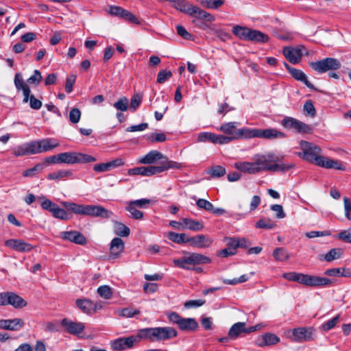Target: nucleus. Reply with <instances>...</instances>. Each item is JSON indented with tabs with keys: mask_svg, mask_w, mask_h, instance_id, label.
<instances>
[{
	"mask_svg": "<svg viewBox=\"0 0 351 351\" xmlns=\"http://www.w3.org/2000/svg\"><path fill=\"white\" fill-rule=\"evenodd\" d=\"M277 161L278 157L274 154H257L254 156V162H237L234 167L238 170L250 174H256L264 171L285 172L293 167L291 164L276 163Z\"/></svg>",
	"mask_w": 351,
	"mask_h": 351,
	"instance_id": "nucleus-1",
	"label": "nucleus"
},
{
	"mask_svg": "<svg viewBox=\"0 0 351 351\" xmlns=\"http://www.w3.org/2000/svg\"><path fill=\"white\" fill-rule=\"evenodd\" d=\"M177 336V330L169 326L143 328L134 335L136 343L142 339H148L154 342L169 340Z\"/></svg>",
	"mask_w": 351,
	"mask_h": 351,
	"instance_id": "nucleus-2",
	"label": "nucleus"
},
{
	"mask_svg": "<svg viewBox=\"0 0 351 351\" xmlns=\"http://www.w3.org/2000/svg\"><path fill=\"white\" fill-rule=\"evenodd\" d=\"M61 204L68 210L80 215L108 219L113 215L112 211L99 205H84L69 202H62Z\"/></svg>",
	"mask_w": 351,
	"mask_h": 351,
	"instance_id": "nucleus-3",
	"label": "nucleus"
},
{
	"mask_svg": "<svg viewBox=\"0 0 351 351\" xmlns=\"http://www.w3.org/2000/svg\"><path fill=\"white\" fill-rule=\"evenodd\" d=\"M172 3L175 9L190 16L204 19L208 22H212L215 19L213 15L189 3L186 0H174Z\"/></svg>",
	"mask_w": 351,
	"mask_h": 351,
	"instance_id": "nucleus-4",
	"label": "nucleus"
},
{
	"mask_svg": "<svg viewBox=\"0 0 351 351\" xmlns=\"http://www.w3.org/2000/svg\"><path fill=\"white\" fill-rule=\"evenodd\" d=\"M158 166L139 167L128 169L129 176L141 175L143 176H151L161 173L169 169H179L180 164L171 160L160 161Z\"/></svg>",
	"mask_w": 351,
	"mask_h": 351,
	"instance_id": "nucleus-5",
	"label": "nucleus"
},
{
	"mask_svg": "<svg viewBox=\"0 0 351 351\" xmlns=\"http://www.w3.org/2000/svg\"><path fill=\"white\" fill-rule=\"evenodd\" d=\"M301 152L298 153V156L311 163L320 167L324 156H320L321 148L308 141L302 140L300 141Z\"/></svg>",
	"mask_w": 351,
	"mask_h": 351,
	"instance_id": "nucleus-6",
	"label": "nucleus"
},
{
	"mask_svg": "<svg viewBox=\"0 0 351 351\" xmlns=\"http://www.w3.org/2000/svg\"><path fill=\"white\" fill-rule=\"evenodd\" d=\"M14 85L18 90H22L23 95V103H29V106L33 110H39L43 105L42 101L35 97L34 95L31 94L29 86L24 82L21 74L19 73H16L14 76Z\"/></svg>",
	"mask_w": 351,
	"mask_h": 351,
	"instance_id": "nucleus-7",
	"label": "nucleus"
},
{
	"mask_svg": "<svg viewBox=\"0 0 351 351\" xmlns=\"http://www.w3.org/2000/svg\"><path fill=\"white\" fill-rule=\"evenodd\" d=\"M167 317L169 322L177 325L182 331L193 332L197 330L199 327V324L195 318H184L176 312H167Z\"/></svg>",
	"mask_w": 351,
	"mask_h": 351,
	"instance_id": "nucleus-8",
	"label": "nucleus"
},
{
	"mask_svg": "<svg viewBox=\"0 0 351 351\" xmlns=\"http://www.w3.org/2000/svg\"><path fill=\"white\" fill-rule=\"evenodd\" d=\"M245 138H260L265 139L285 138L287 135L275 128L257 129L245 128Z\"/></svg>",
	"mask_w": 351,
	"mask_h": 351,
	"instance_id": "nucleus-9",
	"label": "nucleus"
},
{
	"mask_svg": "<svg viewBox=\"0 0 351 351\" xmlns=\"http://www.w3.org/2000/svg\"><path fill=\"white\" fill-rule=\"evenodd\" d=\"M210 262L211 259L210 258L198 253H190L188 256L173 260L176 266L186 270L192 269L189 265L207 264Z\"/></svg>",
	"mask_w": 351,
	"mask_h": 351,
	"instance_id": "nucleus-10",
	"label": "nucleus"
},
{
	"mask_svg": "<svg viewBox=\"0 0 351 351\" xmlns=\"http://www.w3.org/2000/svg\"><path fill=\"white\" fill-rule=\"evenodd\" d=\"M61 164L74 165L95 162L97 159L88 154L80 152H69L60 153Z\"/></svg>",
	"mask_w": 351,
	"mask_h": 351,
	"instance_id": "nucleus-11",
	"label": "nucleus"
},
{
	"mask_svg": "<svg viewBox=\"0 0 351 351\" xmlns=\"http://www.w3.org/2000/svg\"><path fill=\"white\" fill-rule=\"evenodd\" d=\"M282 125L287 130H294L300 134H312L313 128L298 119L291 117H285L281 121Z\"/></svg>",
	"mask_w": 351,
	"mask_h": 351,
	"instance_id": "nucleus-12",
	"label": "nucleus"
},
{
	"mask_svg": "<svg viewBox=\"0 0 351 351\" xmlns=\"http://www.w3.org/2000/svg\"><path fill=\"white\" fill-rule=\"evenodd\" d=\"M310 66L315 71L322 73L328 71H334L340 69V62L333 58H326L323 60L309 63Z\"/></svg>",
	"mask_w": 351,
	"mask_h": 351,
	"instance_id": "nucleus-13",
	"label": "nucleus"
},
{
	"mask_svg": "<svg viewBox=\"0 0 351 351\" xmlns=\"http://www.w3.org/2000/svg\"><path fill=\"white\" fill-rule=\"evenodd\" d=\"M333 282V280L328 278L304 274L302 284L311 287H326Z\"/></svg>",
	"mask_w": 351,
	"mask_h": 351,
	"instance_id": "nucleus-14",
	"label": "nucleus"
},
{
	"mask_svg": "<svg viewBox=\"0 0 351 351\" xmlns=\"http://www.w3.org/2000/svg\"><path fill=\"white\" fill-rule=\"evenodd\" d=\"M315 334V330L313 328L299 327L293 329L292 340L298 343L313 341Z\"/></svg>",
	"mask_w": 351,
	"mask_h": 351,
	"instance_id": "nucleus-15",
	"label": "nucleus"
},
{
	"mask_svg": "<svg viewBox=\"0 0 351 351\" xmlns=\"http://www.w3.org/2000/svg\"><path fill=\"white\" fill-rule=\"evenodd\" d=\"M108 13L114 16L125 20V21L136 25H141V21L132 12L117 5H110Z\"/></svg>",
	"mask_w": 351,
	"mask_h": 351,
	"instance_id": "nucleus-16",
	"label": "nucleus"
},
{
	"mask_svg": "<svg viewBox=\"0 0 351 351\" xmlns=\"http://www.w3.org/2000/svg\"><path fill=\"white\" fill-rule=\"evenodd\" d=\"M304 50L305 48L302 45L296 47H285L282 50V53L290 63L296 64L301 61Z\"/></svg>",
	"mask_w": 351,
	"mask_h": 351,
	"instance_id": "nucleus-17",
	"label": "nucleus"
},
{
	"mask_svg": "<svg viewBox=\"0 0 351 351\" xmlns=\"http://www.w3.org/2000/svg\"><path fill=\"white\" fill-rule=\"evenodd\" d=\"M136 343L134 335L128 337H120L110 342L111 348L116 351H123L132 348Z\"/></svg>",
	"mask_w": 351,
	"mask_h": 351,
	"instance_id": "nucleus-18",
	"label": "nucleus"
},
{
	"mask_svg": "<svg viewBox=\"0 0 351 351\" xmlns=\"http://www.w3.org/2000/svg\"><path fill=\"white\" fill-rule=\"evenodd\" d=\"M61 325L65 328V331L71 335H78L84 330V324L82 322H76L67 318L61 321Z\"/></svg>",
	"mask_w": 351,
	"mask_h": 351,
	"instance_id": "nucleus-19",
	"label": "nucleus"
},
{
	"mask_svg": "<svg viewBox=\"0 0 351 351\" xmlns=\"http://www.w3.org/2000/svg\"><path fill=\"white\" fill-rule=\"evenodd\" d=\"M188 241L192 247L197 248H207L210 247L213 242L212 239L204 234L189 237Z\"/></svg>",
	"mask_w": 351,
	"mask_h": 351,
	"instance_id": "nucleus-20",
	"label": "nucleus"
},
{
	"mask_svg": "<svg viewBox=\"0 0 351 351\" xmlns=\"http://www.w3.org/2000/svg\"><path fill=\"white\" fill-rule=\"evenodd\" d=\"M5 245L20 252H29L33 246L21 239H8L5 241Z\"/></svg>",
	"mask_w": 351,
	"mask_h": 351,
	"instance_id": "nucleus-21",
	"label": "nucleus"
},
{
	"mask_svg": "<svg viewBox=\"0 0 351 351\" xmlns=\"http://www.w3.org/2000/svg\"><path fill=\"white\" fill-rule=\"evenodd\" d=\"M61 237L79 245H85L87 242L86 237L80 232L75 230L61 232Z\"/></svg>",
	"mask_w": 351,
	"mask_h": 351,
	"instance_id": "nucleus-22",
	"label": "nucleus"
},
{
	"mask_svg": "<svg viewBox=\"0 0 351 351\" xmlns=\"http://www.w3.org/2000/svg\"><path fill=\"white\" fill-rule=\"evenodd\" d=\"M25 322L22 319L15 318L13 319H0V328L16 331L22 328Z\"/></svg>",
	"mask_w": 351,
	"mask_h": 351,
	"instance_id": "nucleus-23",
	"label": "nucleus"
},
{
	"mask_svg": "<svg viewBox=\"0 0 351 351\" xmlns=\"http://www.w3.org/2000/svg\"><path fill=\"white\" fill-rule=\"evenodd\" d=\"M37 141V154L50 151L59 146V143L54 138H43Z\"/></svg>",
	"mask_w": 351,
	"mask_h": 351,
	"instance_id": "nucleus-24",
	"label": "nucleus"
},
{
	"mask_svg": "<svg viewBox=\"0 0 351 351\" xmlns=\"http://www.w3.org/2000/svg\"><path fill=\"white\" fill-rule=\"evenodd\" d=\"M125 245L123 240L119 237L114 238L110 243V256L112 258L119 257L120 254L123 252Z\"/></svg>",
	"mask_w": 351,
	"mask_h": 351,
	"instance_id": "nucleus-25",
	"label": "nucleus"
},
{
	"mask_svg": "<svg viewBox=\"0 0 351 351\" xmlns=\"http://www.w3.org/2000/svg\"><path fill=\"white\" fill-rule=\"evenodd\" d=\"M157 160H169L167 157L164 156L161 152L152 150L147 154L144 157L139 160L141 164H152Z\"/></svg>",
	"mask_w": 351,
	"mask_h": 351,
	"instance_id": "nucleus-26",
	"label": "nucleus"
},
{
	"mask_svg": "<svg viewBox=\"0 0 351 351\" xmlns=\"http://www.w3.org/2000/svg\"><path fill=\"white\" fill-rule=\"evenodd\" d=\"M237 124L238 123L237 122L225 123L221 125L218 130L223 132V134H227L226 136H228L229 138H231L232 142V141H234V136H236L237 134Z\"/></svg>",
	"mask_w": 351,
	"mask_h": 351,
	"instance_id": "nucleus-27",
	"label": "nucleus"
},
{
	"mask_svg": "<svg viewBox=\"0 0 351 351\" xmlns=\"http://www.w3.org/2000/svg\"><path fill=\"white\" fill-rule=\"evenodd\" d=\"M76 305L83 313L86 314H90L92 312L95 313L96 311L95 304L90 300L77 299L76 300Z\"/></svg>",
	"mask_w": 351,
	"mask_h": 351,
	"instance_id": "nucleus-28",
	"label": "nucleus"
},
{
	"mask_svg": "<svg viewBox=\"0 0 351 351\" xmlns=\"http://www.w3.org/2000/svg\"><path fill=\"white\" fill-rule=\"evenodd\" d=\"M290 74L295 80L303 82L310 89L316 90L313 84L308 80L306 74L302 71L293 68Z\"/></svg>",
	"mask_w": 351,
	"mask_h": 351,
	"instance_id": "nucleus-29",
	"label": "nucleus"
},
{
	"mask_svg": "<svg viewBox=\"0 0 351 351\" xmlns=\"http://www.w3.org/2000/svg\"><path fill=\"white\" fill-rule=\"evenodd\" d=\"M320 167L326 169H335L341 171L346 170V166L342 163V162L329 159L326 157H324V159H323V162H322Z\"/></svg>",
	"mask_w": 351,
	"mask_h": 351,
	"instance_id": "nucleus-30",
	"label": "nucleus"
},
{
	"mask_svg": "<svg viewBox=\"0 0 351 351\" xmlns=\"http://www.w3.org/2000/svg\"><path fill=\"white\" fill-rule=\"evenodd\" d=\"M8 304L16 308H21L27 305V302L19 295L14 292H8Z\"/></svg>",
	"mask_w": 351,
	"mask_h": 351,
	"instance_id": "nucleus-31",
	"label": "nucleus"
},
{
	"mask_svg": "<svg viewBox=\"0 0 351 351\" xmlns=\"http://www.w3.org/2000/svg\"><path fill=\"white\" fill-rule=\"evenodd\" d=\"M245 322H237L233 324L228 331V335L231 339H237L242 332L245 333Z\"/></svg>",
	"mask_w": 351,
	"mask_h": 351,
	"instance_id": "nucleus-32",
	"label": "nucleus"
},
{
	"mask_svg": "<svg viewBox=\"0 0 351 351\" xmlns=\"http://www.w3.org/2000/svg\"><path fill=\"white\" fill-rule=\"evenodd\" d=\"M248 40L261 43H265L269 40L268 35L256 29H250Z\"/></svg>",
	"mask_w": 351,
	"mask_h": 351,
	"instance_id": "nucleus-33",
	"label": "nucleus"
},
{
	"mask_svg": "<svg viewBox=\"0 0 351 351\" xmlns=\"http://www.w3.org/2000/svg\"><path fill=\"white\" fill-rule=\"evenodd\" d=\"M237 249L236 239L230 238L227 243V247L222 250L219 254L222 257H228V256L234 255L237 252Z\"/></svg>",
	"mask_w": 351,
	"mask_h": 351,
	"instance_id": "nucleus-34",
	"label": "nucleus"
},
{
	"mask_svg": "<svg viewBox=\"0 0 351 351\" xmlns=\"http://www.w3.org/2000/svg\"><path fill=\"white\" fill-rule=\"evenodd\" d=\"M64 178H73V172L71 170H59L47 176V178L50 180H61Z\"/></svg>",
	"mask_w": 351,
	"mask_h": 351,
	"instance_id": "nucleus-35",
	"label": "nucleus"
},
{
	"mask_svg": "<svg viewBox=\"0 0 351 351\" xmlns=\"http://www.w3.org/2000/svg\"><path fill=\"white\" fill-rule=\"evenodd\" d=\"M250 29L247 27L235 25L232 28V33L241 40H248Z\"/></svg>",
	"mask_w": 351,
	"mask_h": 351,
	"instance_id": "nucleus-36",
	"label": "nucleus"
},
{
	"mask_svg": "<svg viewBox=\"0 0 351 351\" xmlns=\"http://www.w3.org/2000/svg\"><path fill=\"white\" fill-rule=\"evenodd\" d=\"M182 223V229L188 228L191 230L199 231L204 228V226L199 221L191 219L183 218Z\"/></svg>",
	"mask_w": 351,
	"mask_h": 351,
	"instance_id": "nucleus-37",
	"label": "nucleus"
},
{
	"mask_svg": "<svg viewBox=\"0 0 351 351\" xmlns=\"http://www.w3.org/2000/svg\"><path fill=\"white\" fill-rule=\"evenodd\" d=\"M189 237H188L184 233H176L174 232H171L168 234V239L178 244L189 243Z\"/></svg>",
	"mask_w": 351,
	"mask_h": 351,
	"instance_id": "nucleus-38",
	"label": "nucleus"
},
{
	"mask_svg": "<svg viewBox=\"0 0 351 351\" xmlns=\"http://www.w3.org/2000/svg\"><path fill=\"white\" fill-rule=\"evenodd\" d=\"M343 250L341 248H332L328 253L322 256L327 262H331L334 260L339 259L341 257Z\"/></svg>",
	"mask_w": 351,
	"mask_h": 351,
	"instance_id": "nucleus-39",
	"label": "nucleus"
},
{
	"mask_svg": "<svg viewBox=\"0 0 351 351\" xmlns=\"http://www.w3.org/2000/svg\"><path fill=\"white\" fill-rule=\"evenodd\" d=\"M201 5L208 9L217 10L223 5L224 0H198Z\"/></svg>",
	"mask_w": 351,
	"mask_h": 351,
	"instance_id": "nucleus-40",
	"label": "nucleus"
},
{
	"mask_svg": "<svg viewBox=\"0 0 351 351\" xmlns=\"http://www.w3.org/2000/svg\"><path fill=\"white\" fill-rule=\"evenodd\" d=\"M45 168V163H38L33 168L28 169L23 171L24 177H34L37 173H40Z\"/></svg>",
	"mask_w": 351,
	"mask_h": 351,
	"instance_id": "nucleus-41",
	"label": "nucleus"
},
{
	"mask_svg": "<svg viewBox=\"0 0 351 351\" xmlns=\"http://www.w3.org/2000/svg\"><path fill=\"white\" fill-rule=\"evenodd\" d=\"M274 258L278 261H287L289 258V254L283 247H277L274 250L273 252Z\"/></svg>",
	"mask_w": 351,
	"mask_h": 351,
	"instance_id": "nucleus-42",
	"label": "nucleus"
},
{
	"mask_svg": "<svg viewBox=\"0 0 351 351\" xmlns=\"http://www.w3.org/2000/svg\"><path fill=\"white\" fill-rule=\"evenodd\" d=\"M276 226L275 222L270 219H261L255 225L256 228L271 230Z\"/></svg>",
	"mask_w": 351,
	"mask_h": 351,
	"instance_id": "nucleus-43",
	"label": "nucleus"
},
{
	"mask_svg": "<svg viewBox=\"0 0 351 351\" xmlns=\"http://www.w3.org/2000/svg\"><path fill=\"white\" fill-rule=\"evenodd\" d=\"M114 232L119 237H128L130 233V230L123 223L121 222H116Z\"/></svg>",
	"mask_w": 351,
	"mask_h": 351,
	"instance_id": "nucleus-44",
	"label": "nucleus"
},
{
	"mask_svg": "<svg viewBox=\"0 0 351 351\" xmlns=\"http://www.w3.org/2000/svg\"><path fill=\"white\" fill-rule=\"evenodd\" d=\"M113 106L121 112L127 111L129 108V100L126 97H121L113 104Z\"/></svg>",
	"mask_w": 351,
	"mask_h": 351,
	"instance_id": "nucleus-45",
	"label": "nucleus"
},
{
	"mask_svg": "<svg viewBox=\"0 0 351 351\" xmlns=\"http://www.w3.org/2000/svg\"><path fill=\"white\" fill-rule=\"evenodd\" d=\"M303 275L304 274L302 273L288 272L283 274L282 277L289 281L297 282L302 284Z\"/></svg>",
	"mask_w": 351,
	"mask_h": 351,
	"instance_id": "nucleus-46",
	"label": "nucleus"
},
{
	"mask_svg": "<svg viewBox=\"0 0 351 351\" xmlns=\"http://www.w3.org/2000/svg\"><path fill=\"white\" fill-rule=\"evenodd\" d=\"M213 178H220L226 174V169L220 165L212 167L208 171Z\"/></svg>",
	"mask_w": 351,
	"mask_h": 351,
	"instance_id": "nucleus-47",
	"label": "nucleus"
},
{
	"mask_svg": "<svg viewBox=\"0 0 351 351\" xmlns=\"http://www.w3.org/2000/svg\"><path fill=\"white\" fill-rule=\"evenodd\" d=\"M303 112L305 115L314 117L316 114V109L311 100H307L303 107Z\"/></svg>",
	"mask_w": 351,
	"mask_h": 351,
	"instance_id": "nucleus-48",
	"label": "nucleus"
},
{
	"mask_svg": "<svg viewBox=\"0 0 351 351\" xmlns=\"http://www.w3.org/2000/svg\"><path fill=\"white\" fill-rule=\"evenodd\" d=\"M51 213L55 218L62 220L68 219V215L66 210L58 207L57 204H56L54 208L52 209Z\"/></svg>",
	"mask_w": 351,
	"mask_h": 351,
	"instance_id": "nucleus-49",
	"label": "nucleus"
},
{
	"mask_svg": "<svg viewBox=\"0 0 351 351\" xmlns=\"http://www.w3.org/2000/svg\"><path fill=\"white\" fill-rule=\"evenodd\" d=\"M126 210L130 213V217L134 219H141L143 217V212L138 210L136 207L130 203L128 204Z\"/></svg>",
	"mask_w": 351,
	"mask_h": 351,
	"instance_id": "nucleus-50",
	"label": "nucleus"
},
{
	"mask_svg": "<svg viewBox=\"0 0 351 351\" xmlns=\"http://www.w3.org/2000/svg\"><path fill=\"white\" fill-rule=\"evenodd\" d=\"M38 198L39 199L42 200L40 203V206L42 209L51 213V210L56 206V204L52 202L49 199L47 198L45 196H41L39 197Z\"/></svg>",
	"mask_w": 351,
	"mask_h": 351,
	"instance_id": "nucleus-51",
	"label": "nucleus"
},
{
	"mask_svg": "<svg viewBox=\"0 0 351 351\" xmlns=\"http://www.w3.org/2000/svg\"><path fill=\"white\" fill-rule=\"evenodd\" d=\"M142 101V97L138 94H134L130 100V104L129 106L130 110L132 112H135L136 109L139 107Z\"/></svg>",
	"mask_w": 351,
	"mask_h": 351,
	"instance_id": "nucleus-52",
	"label": "nucleus"
},
{
	"mask_svg": "<svg viewBox=\"0 0 351 351\" xmlns=\"http://www.w3.org/2000/svg\"><path fill=\"white\" fill-rule=\"evenodd\" d=\"M81 111L77 108H73L69 114V121L73 124L77 123L81 118Z\"/></svg>",
	"mask_w": 351,
	"mask_h": 351,
	"instance_id": "nucleus-53",
	"label": "nucleus"
},
{
	"mask_svg": "<svg viewBox=\"0 0 351 351\" xmlns=\"http://www.w3.org/2000/svg\"><path fill=\"white\" fill-rule=\"evenodd\" d=\"M97 293L105 299H110L112 295L111 288L107 285L100 286L97 289Z\"/></svg>",
	"mask_w": 351,
	"mask_h": 351,
	"instance_id": "nucleus-54",
	"label": "nucleus"
},
{
	"mask_svg": "<svg viewBox=\"0 0 351 351\" xmlns=\"http://www.w3.org/2000/svg\"><path fill=\"white\" fill-rule=\"evenodd\" d=\"M146 138L152 143L164 142L167 139V136L164 133H151L147 134Z\"/></svg>",
	"mask_w": 351,
	"mask_h": 351,
	"instance_id": "nucleus-55",
	"label": "nucleus"
},
{
	"mask_svg": "<svg viewBox=\"0 0 351 351\" xmlns=\"http://www.w3.org/2000/svg\"><path fill=\"white\" fill-rule=\"evenodd\" d=\"M172 75H173V74L171 71H167L166 69L161 70L158 73L156 81L159 84H163L167 80H169Z\"/></svg>",
	"mask_w": 351,
	"mask_h": 351,
	"instance_id": "nucleus-56",
	"label": "nucleus"
},
{
	"mask_svg": "<svg viewBox=\"0 0 351 351\" xmlns=\"http://www.w3.org/2000/svg\"><path fill=\"white\" fill-rule=\"evenodd\" d=\"M340 315H337L331 319L328 320L322 324V328L325 331H328L333 328L336 324L339 322Z\"/></svg>",
	"mask_w": 351,
	"mask_h": 351,
	"instance_id": "nucleus-57",
	"label": "nucleus"
},
{
	"mask_svg": "<svg viewBox=\"0 0 351 351\" xmlns=\"http://www.w3.org/2000/svg\"><path fill=\"white\" fill-rule=\"evenodd\" d=\"M196 204L199 208L204 209L208 212L213 209V204L204 199H198Z\"/></svg>",
	"mask_w": 351,
	"mask_h": 351,
	"instance_id": "nucleus-58",
	"label": "nucleus"
},
{
	"mask_svg": "<svg viewBox=\"0 0 351 351\" xmlns=\"http://www.w3.org/2000/svg\"><path fill=\"white\" fill-rule=\"evenodd\" d=\"M267 346L276 345L280 342V338L275 334L267 332L264 335Z\"/></svg>",
	"mask_w": 351,
	"mask_h": 351,
	"instance_id": "nucleus-59",
	"label": "nucleus"
},
{
	"mask_svg": "<svg viewBox=\"0 0 351 351\" xmlns=\"http://www.w3.org/2000/svg\"><path fill=\"white\" fill-rule=\"evenodd\" d=\"M76 77V75L73 74L66 77L65 84V91L66 93H70L73 91V85L75 83Z\"/></svg>",
	"mask_w": 351,
	"mask_h": 351,
	"instance_id": "nucleus-60",
	"label": "nucleus"
},
{
	"mask_svg": "<svg viewBox=\"0 0 351 351\" xmlns=\"http://www.w3.org/2000/svg\"><path fill=\"white\" fill-rule=\"evenodd\" d=\"M41 163H45V167L49 165L61 164L60 154L47 157Z\"/></svg>",
	"mask_w": 351,
	"mask_h": 351,
	"instance_id": "nucleus-61",
	"label": "nucleus"
},
{
	"mask_svg": "<svg viewBox=\"0 0 351 351\" xmlns=\"http://www.w3.org/2000/svg\"><path fill=\"white\" fill-rule=\"evenodd\" d=\"M42 80L41 73L38 70H34V74L27 79L29 84L38 85Z\"/></svg>",
	"mask_w": 351,
	"mask_h": 351,
	"instance_id": "nucleus-62",
	"label": "nucleus"
},
{
	"mask_svg": "<svg viewBox=\"0 0 351 351\" xmlns=\"http://www.w3.org/2000/svg\"><path fill=\"white\" fill-rule=\"evenodd\" d=\"M13 154L17 157L29 155L26 143L15 147L13 150Z\"/></svg>",
	"mask_w": 351,
	"mask_h": 351,
	"instance_id": "nucleus-63",
	"label": "nucleus"
},
{
	"mask_svg": "<svg viewBox=\"0 0 351 351\" xmlns=\"http://www.w3.org/2000/svg\"><path fill=\"white\" fill-rule=\"evenodd\" d=\"M337 238L348 243H351V232L343 230L337 235Z\"/></svg>",
	"mask_w": 351,
	"mask_h": 351,
	"instance_id": "nucleus-64",
	"label": "nucleus"
}]
</instances>
